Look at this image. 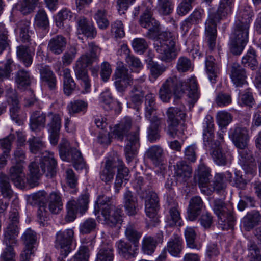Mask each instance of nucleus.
Returning <instances> with one entry per match:
<instances>
[{
	"label": "nucleus",
	"instance_id": "nucleus-1",
	"mask_svg": "<svg viewBox=\"0 0 261 261\" xmlns=\"http://www.w3.org/2000/svg\"><path fill=\"white\" fill-rule=\"evenodd\" d=\"M186 91H188V102L192 107L200 96L196 78L194 76L181 81L176 76L168 78L161 85L159 91L160 99L164 102H168L173 95L179 97Z\"/></svg>",
	"mask_w": 261,
	"mask_h": 261
},
{
	"label": "nucleus",
	"instance_id": "nucleus-2",
	"mask_svg": "<svg viewBox=\"0 0 261 261\" xmlns=\"http://www.w3.org/2000/svg\"><path fill=\"white\" fill-rule=\"evenodd\" d=\"M253 13L250 7L240 8L235 21V28L231 37L230 50L235 55H240L248 41L249 28Z\"/></svg>",
	"mask_w": 261,
	"mask_h": 261
},
{
	"label": "nucleus",
	"instance_id": "nucleus-3",
	"mask_svg": "<svg viewBox=\"0 0 261 261\" xmlns=\"http://www.w3.org/2000/svg\"><path fill=\"white\" fill-rule=\"evenodd\" d=\"M39 160L41 170L37 161L32 162L29 166V173L27 181L31 187L38 185V179L43 173L47 177H52L56 172L57 161L52 152L47 151L42 152Z\"/></svg>",
	"mask_w": 261,
	"mask_h": 261
},
{
	"label": "nucleus",
	"instance_id": "nucleus-4",
	"mask_svg": "<svg viewBox=\"0 0 261 261\" xmlns=\"http://www.w3.org/2000/svg\"><path fill=\"white\" fill-rule=\"evenodd\" d=\"M233 0H221L217 12L209 15L205 23V37L210 49L215 47L217 38V23L231 11Z\"/></svg>",
	"mask_w": 261,
	"mask_h": 261
},
{
	"label": "nucleus",
	"instance_id": "nucleus-5",
	"mask_svg": "<svg viewBox=\"0 0 261 261\" xmlns=\"http://www.w3.org/2000/svg\"><path fill=\"white\" fill-rule=\"evenodd\" d=\"M177 37V33L174 31H165L159 35L155 47L161 60L170 62L176 58L177 53L175 44Z\"/></svg>",
	"mask_w": 261,
	"mask_h": 261
},
{
	"label": "nucleus",
	"instance_id": "nucleus-6",
	"mask_svg": "<svg viewBox=\"0 0 261 261\" xmlns=\"http://www.w3.org/2000/svg\"><path fill=\"white\" fill-rule=\"evenodd\" d=\"M19 228L17 224H9L4 230L3 244L6 247L1 255L4 261H15L14 247L18 244Z\"/></svg>",
	"mask_w": 261,
	"mask_h": 261
},
{
	"label": "nucleus",
	"instance_id": "nucleus-7",
	"mask_svg": "<svg viewBox=\"0 0 261 261\" xmlns=\"http://www.w3.org/2000/svg\"><path fill=\"white\" fill-rule=\"evenodd\" d=\"M213 210L218 218V224L222 230L232 229L234 224V217L231 204H225L221 200L215 199L213 202Z\"/></svg>",
	"mask_w": 261,
	"mask_h": 261
},
{
	"label": "nucleus",
	"instance_id": "nucleus-8",
	"mask_svg": "<svg viewBox=\"0 0 261 261\" xmlns=\"http://www.w3.org/2000/svg\"><path fill=\"white\" fill-rule=\"evenodd\" d=\"M115 133V138L119 141L124 139L127 141L125 148L126 160L130 162L135 158L140 146L139 133L138 132H111Z\"/></svg>",
	"mask_w": 261,
	"mask_h": 261
},
{
	"label": "nucleus",
	"instance_id": "nucleus-9",
	"mask_svg": "<svg viewBox=\"0 0 261 261\" xmlns=\"http://www.w3.org/2000/svg\"><path fill=\"white\" fill-rule=\"evenodd\" d=\"M6 97L10 106V115L11 119L18 125H22L26 119V114L21 110L19 100L16 92L11 87H7L6 89Z\"/></svg>",
	"mask_w": 261,
	"mask_h": 261
},
{
	"label": "nucleus",
	"instance_id": "nucleus-10",
	"mask_svg": "<svg viewBox=\"0 0 261 261\" xmlns=\"http://www.w3.org/2000/svg\"><path fill=\"white\" fill-rule=\"evenodd\" d=\"M74 231L72 229L61 230L56 234L55 247L60 250L62 257H65L71 251V245L74 238Z\"/></svg>",
	"mask_w": 261,
	"mask_h": 261
},
{
	"label": "nucleus",
	"instance_id": "nucleus-11",
	"mask_svg": "<svg viewBox=\"0 0 261 261\" xmlns=\"http://www.w3.org/2000/svg\"><path fill=\"white\" fill-rule=\"evenodd\" d=\"M203 140L206 146L211 148V154L215 162L218 165L226 164V158L220 148V141L215 139L213 132H204Z\"/></svg>",
	"mask_w": 261,
	"mask_h": 261
},
{
	"label": "nucleus",
	"instance_id": "nucleus-12",
	"mask_svg": "<svg viewBox=\"0 0 261 261\" xmlns=\"http://www.w3.org/2000/svg\"><path fill=\"white\" fill-rule=\"evenodd\" d=\"M166 115L169 129L181 130L187 129L184 121L186 116L184 108L170 107L166 111Z\"/></svg>",
	"mask_w": 261,
	"mask_h": 261
},
{
	"label": "nucleus",
	"instance_id": "nucleus-13",
	"mask_svg": "<svg viewBox=\"0 0 261 261\" xmlns=\"http://www.w3.org/2000/svg\"><path fill=\"white\" fill-rule=\"evenodd\" d=\"M89 195L87 194L82 195L77 201H69L67 204V213L66 216L67 221H73L76 217V214L82 215L85 213L88 208Z\"/></svg>",
	"mask_w": 261,
	"mask_h": 261
},
{
	"label": "nucleus",
	"instance_id": "nucleus-14",
	"mask_svg": "<svg viewBox=\"0 0 261 261\" xmlns=\"http://www.w3.org/2000/svg\"><path fill=\"white\" fill-rule=\"evenodd\" d=\"M239 149V164L245 173L252 177L256 173L257 169L252 153L247 147Z\"/></svg>",
	"mask_w": 261,
	"mask_h": 261
},
{
	"label": "nucleus",
	"instance_id": "nucleus-15",
	"mask_svg": "<svg viewBox=\"0 0 261 261\" xmlns=\"http://www.w3.org/2000/svg\"><path fill=\"white\" fill-rule=\"evenodd\" d=\"M124 214L122 208L120 207L105 209L101 214L103 223L111 227L115 226L117 224H120L122 222ZM100 220L101 218L99 219Z\"/></svg>",
	"mask_w": 261,
	"mask_h": 261
},
{
	"label": "nucleus",
	"instance_id": "nucleus-16",
	"mask_svg": "<svg viewBox=\"0 0 261 261\" xmlns=\"http://www.w3.org/2000/svg\"><path fill=\"white\" fill-rule=\"evenodd\" d=\"M159 198L157 194L149 191L145 198V212L150 221H158L157 213L159 210Z\"/></svg>",
	"mask_w": 261,
	"mask_h": 261
},
{
	"label": "nucleus",
	"instance_id": "nucleus-17",
	"mask_svg": "<svg viewBox=\"0 0 261 261\" xmlns=\"http://www.w3.org/2000/svg\"><path fill=\"white\" fill-rule=\"evenodd\" d=\"M123 204L126 214L129 216H135L141 208L137 196L128 190L123 194Z\"/></svg>",
	"mask_w": 261,
	"mask_h": 261
},
{
	"label": "nucleus",
	"instance_id": "nucleus-18",
	"mask_svg": "<svg viewBox=\"0 0 261 261\" xmlns=\"http://www.w3.org/2000/svg\"><path fill=\"white\" fill-rule=\"evenodd\" d=\"M115 85L119 91H123L133 83V79L128 73V69L123 65L118 66L115 72Z\"/></svg>",
	"mask_w": 261,
	"mask_h": 261
},
{
	"label": "nucleus",
	"instance_id": "nucleus-19",
	"mask_svg": "<svg viewBox=\"0 0 261 261\" xmlns=\"http://www.w3.org/2000/svg\"><path fill=\"white\" fill-rule=\"evenodd\" d=\"M211 178L210 169L204 164H200L195 172V179L198 181L201 192L205 194H210L212 192L207 187Z\"/></svg>",
	"mask_w": 261,
	"mask_h": 261
},
{
	"label": "nucleus",
	"instance_id": "nucleus-20",
	"mask_svg": "<svg viewBox=\"0 0 261 261\" xmlns=\"http://www.w3.org/2000/svg\"><path fill=\"white\" fill-rule=\"evenodd\" d=\"M100 8L98 9L94 15V18L100 29H106L109 25L108 19V9L110 3L107 0H100Z\"/></svg>",
	"mask_w": 261,
	"mask_h": 261
},
{
	"label": "nucleus",
	"instance_id": "nucleus-21",
	"mask_svg": "<svg viewBox=\"0 0 261 261\" xmlns=\"http://www.w3.org/2000/svg\"><path fill=\"white\" fill-rule=\"evenodd\" d=\"M24 167L21 164H16L9 170L8 176L12 182L17 187L22 188L25 185Z\"/></svg>",
	"mask_w": 261,
	"mask_h": 261
},
{
	"label": "nucleus",
	"instance_id": "nucleus-22",
	"mask_svg": "<svg viewBox=\"0 0 261 261\" xmlns=\"http://www.w3.org/2000/svg\"><path fill=\"white\" fill-rule=\"evenodd\" d=\"M230 78L236 87L247 85V74L245 69L238 63H233L231 69Z\"/></svg>",
	"mask_w": 261,
	"mask_h": 261
},
{
	"label": "nucleus",
	"instance_id": "nucleus-23",
	"mask_svg": "<svg viewBox=\"0 0 261 261\" xmlns=\"http://www.w3.org/2000/svg\"><path fill=\"white\" fill-rule=\"evenodd\" d=\"M163 242V234L162 233H158L155 237L145 236L142 242V250L144 254H152L158 244Z\"/></svg>",
	"mask_w": 261,
	"mask_h": 261
},
{
	"label": "nucleus",
	"instance_id": "nucleus-24",
	"mask_svg": "<svg viewBox=\"0 0 261 261\" xmlns=\"http://www.w3.org/2000/svg\"><path fill=\"white\" fill-rule=\"evenodd\" d=\"M118 165L116 159H107L99 172L101 180L105 182L111 181L115 174V169Z\"/></svg>",
	"mask_w": 261,
	"mask_h": 261
},
{
	"label": "nucleus",
	"instance_id": "nucleus-25",
	"mask_svg": "<svg viewBox=\"0 0 261 261\" xmlns=\"http://www.w3.org/2000/svg\"><path fill=\"white\" fill-rule=\"evenodd\" d=\"M174 177L178 182L184 183L191 176V168L183 161L177 163L174 166Z\"/></svg>",
	"mask_w": 261,
	"mask_h": 261
},
{
	"label": "nucleus",
	"instance_id": "nucleus-26",
	"mask_svg": "<svg viewBox=\"0 0 261 261\" xmlns=\"http://www.w3.org/2000/svg\"><path fill=\"white\" fill-rule=\"evenodd\" d=\"M183 249L182 238L177 234H174L167 242L166 247L164 248L170 255L174 257H179Z\"/></svg>",
	"mask_w": 261,
	"mask_h": 261
},
{
	"label": "nucleus",
	"instance_id": "nucleus-27",
	"mask_svg": "<svg viewBox=\"0 0 261 261\" xmlns=\"http://www.w3.org/2000/svg\"><path fill=\"white\" fill-rule=\"evenodd\" d=\"M139 22L142 27L147 29L150 33L156 32L159 26V22L152 17L151 9L149 8L144 12Z\"/></svg>",
	"mask_w": 261,
	"mask_h": 261
},
{
	"label": "nucleus",
	"instance_id": "nucleus-28",
	"mask_svg": "<svg viewBox=\"0 0 261 261\" xmlns=\"http://www.w3.org/2000/svg\"><path fill=\"white\" fill-rule=\"evenodd\" d=\"M118 253L126 258L135 257L138 254V248L134 245L122 240H119L116 244Z\"/></svg>",
	"mask_w": 261,
	"mask_h": 261
},
{
	"label": "nucleus",
	"instance_id": "nucleus-29",
	"mask_svg": "<svg viewBox=\"0 0 261 261\" xmlns=\"http://www.w3.org/2000/svg\"><path fill=\"white\" fill-rule=\"evenodd\" d=\"M37 69L39 71L41 79L45 82L50 89H53L56 85V78L50 67L46 65L38 64Z\"/></svg>",
	"mask_w": 261,
	"mask_h": 261
},
{
	"label": "nucleus",
	"instance_id": "nucleus-30",
	"mask_svg": "<svg viewBox=\"0 0 261 261\" xmlns=\"http://www.w3.org/2000/svg\"><path fill=\"white\" fill-rule=\"evenodd\" d=\"M204 15V10L202 9H196L181 24V29L186 33L192 24L200 23Z\"/></svg>",
	"mask_w": 261,
	"mask_h": 261
},
{
	"label": "nucleus",
	"instance_id": "nucleus-31",
	"mask_svg": "<svg viewBox=\"0 0 261 261\" xmlns=\"http://www.w3.org/2000/svg\"><path fill=\"white\" fill-rule=\"evenodd\" d=\"M66 39L61 35L52 38L49 41L47 49L54 55H60L65 50L66 46Z\"/></svg>",
	"mask_w": 261,
	"mask_h": 261
},
{
	"label": "nucleus",
	"instance_id": "nucleus-32",
	"mask_svg": "<svg viewBox=\"0 0 261 261\" xmlns=\"http://www.w3.org/2000/svg\"><path fill=\"white\" fill-rule=\"evenodd\" d=\"M77 30L88 37L94 38L96 35V30L92 21L88 20L84 16L77 20Z\"/></svg>",
	"mask_w": 261,
	"mask_h": 261
},
{
	"label": "nucleus",
	"instance_id": "nucleus-33",
	"mask_svg": "<svg viewBox=\"0 0 261 261\" xmlns=\"http://www.w3.org/2000/svg\"><path fill=\"white\" fill-rule=\"evenodd\" d=\"M166 222L170 226H180L182 225L180 214L177 203L174 202L172 205L170 206L169 214L166 217Z\"/></svg>",
	"mask_w": 261,
	"mask_h": 261
},
{
	"label": "nucleus",
	"instance_id": "nucleus-34",
	"mask_svg": "<svg viewBox=\"0 0 261 261\" xmlns=\"http://www.w3.org/2000/svg\"><path fill=\"white\" fill-rule=\"evenodd\" d=\"M232 175L229 171L217 174L213 184V190L217 192L224 190L226 187L227 183L232 181Z\"/></svg>",
	"mask_w": 261,
	"mask_h": 261
},
{
	"label": "nucleus",
	"instance_id": "nucleus-35",
	"mask_svg": "<svg viewBox=\"0 0 261 261\" xmlns=\"http://www.w3.org/2000/svg\"><path fill=\"white\" fill-rule=\"evenodd\" d=\"M229 136L238 149L247 147L249 140V135L247 132H230Z\"/></svg>",
	"mask_w": 261,
	"mask_h": 261
},
{
	"label": "nucleus",
	"instance_id": "nucleus-36",
	"mask_svg": "<svg viewBox=\"0 0 261 261\" xmlns=\"http://www.w3.org/2000/svg\"><path fill=\"white\" fill-rule=\"evenodd\" d=\"M45 122V115L41 111H35L31 115L29 125L32 130L43 128Z\"/></svg>",
	"mask_w": 261,
	"mask_h": 261
},
{
	"label": "nucleus",
	"instance_id": "nucleus-37",
	"mask_svg": "<svg viewBox=\"0 0 261 261\" xmlns=\"http://www.w3.org/2000/svg\"><path fill=\"white\" fill-rule=\"evenodd\" d=\"M202 206L203 202L200 197L195 196L191 198L188 210L189 220H194L199 215Z\"/></svg>",
	"mask_w": 261,
	"mask_h": 261
},
{
	"label": "nucleus",
	"instance_id": "nucleus-38",
	"mask_svg": "<svg viewBox=\"0 0 261 261\" xmlns=\"http://www.w3.org/2000/svg\"><path fill=\"white\" fill-rule=\"evenodd\" d=\"M114 251L110 244H103L99 248L95 261H113Z\"/></svg>",
	"mask_w": 261,
	"mask_h": 261
},
{
	"label": "nucleus",
	"instance_id": "nucleus-39",
	"mask_svg": "<svg viewBox=\"0 0 261 261\" xmlns=\"http://www.w3.org/2000/svg\"><path fill=\"white\" fill-rule=\"evenodd\" d=\"M89 53H86L82 55L79 58L84 61L87 65H91L94 62L98 59L101 52L100 48L91 42L89 44Z\"/></svg>",
	"mask_w": 261,
	"mask_h": 261
},
{
	"label": "nucleus",
	"instance_id": "nucleus-40",
	"mask_svg": "<svg viewBox=\"0 0 261 261\" xmlns=\"http://www.w3.org/2000/svg\"><path fill=\"white\" fill-rule=\"evenodd\" d=\"M215 59L210 56L206 60L205 67L208 79L211 83H215L219 72L220 65L215 63Z\"/></svg>",
	"mask_w": 261,
	"mask_h": 261
},
{
	"label": "nucleus",
	"instance_id": "nucleus-41",
	"mask_svg": "<svg viewBox=\"0 0 261 261\" xmlns=\"http://www.w3.org/2000/svg\"><path fill=\"white\" fill-rule=\"evenodd\" d=\"M39 3V0H20L15 8L22 14L27 15L34 11Z\"/></svg>",
	"mask_w": 261,
	"mask_h": 261
},
{
	"label": "nucleus",
	"instance_id": "nucleus-42",
	"mask_svg": "<svg viewBox=\"0 0 261 261\" xmlns=\"http://www.w3.org/2000/svg\"><path fill=\"white\" fill-rule=\"evenodd\" d=\"M261 220V215L258 211H253L248 213L244 217L242 220V223L244 228L249 231L252 229L256 224H258Z\"/></svg>",
	"mask_w": 261,
	"mask_h": 261
},
{
	"label": "nucleus",
	"instance_id": "nucleus-43",
	"mask_svg": "<svg viewBox=\"0 0 261 261\" xmlns=\"http://www.w3.org/2000/svg\"><path fill=\"white\" fill-rule=\"evenodd\" d=\"M62 72L64 91L67 95H69L75 89L76 84L71 76L69 69H64Z\"/></svg>",
	"mask_w": 261,
	"mask_h": 261
},
{
	"label": "nucleus",
	"instance_id": "nucleus-44",
	"mask_svg": "<svg viewBox=\"0 0 261 261\" xmlns=\"http://www.w3.org/2000/svg\"><path fill=\"white\" fill-rule=\"evenodd\" d=\"M88 102L81 99L71 101L68 105L67 108L70 114L76 113L85 114L88 108Z\"/></svg>",
	"mask_w": 261,
	"mask_h": 261
},
{
	"label": "nucleus",
	"instance_id": "nucleus-45",
	"mask_svg": "<svg viewBox=\"0 0 261 261\" xmlns=\"http://www.w3.org/2000/svg\"><path fill=\"white\" fill-rule=\"evenodd\" d=\"M125 235L127 239L138 248L142 232L136 229L134 224H129L126 228Z\"/></svg>",
	"mask_w": 261,
	"mask_h": 261
},
{
	"label": "nucleus",
	"instance_id": "nucleus-46",
	"mask_svg": "<svg viewBox=\"0 0 261 261\" xmlns=\"http://www.w3.org/2000/svg\"><path fill=\"white\" fill-rule=\"evenodd\" d=\"M145 117L147 119H150L151 116L155 115L156 105L155 101V95L149 93L145 96Z\"/></svg>",
	"mask_w": 261,
	"mask_h": 261
},
{
	"label": "nucleus",
	"instance_id": "nucleus-47",
	"mask_svg": "<svg viewBox=\"0 0 261 261\" xmlns=\"http://www.w3.org/2000/svg\"><path fill=\"white\" fill-rule=\"evenodd\" d=\"M90 65H87L84 60L79 58L76 61L74 71L76 79L81 81L89 79L88 72L86 68Z\"/></svg>",
	"mask_w": 261,
	"mask_h": 261
},
{
	"label": "nucleus",
	"instance_id": "nucleus-48",
	"mask_svg": "<svg viewBox=\"0 0 261 261\" xmlns=\"http://www.w3.org/2000/svg\"><path fill=\"white\" fill-rule=\"evenodd\" d=\"M0 190L4 198L10 199L13 195L9 177L3 173H0Z\"/></svg>",
	"mask_w": 261,
	"mask_h": 261
},
{
	"label": "nucleus",
	"instance_id": "nucleus-49",
	"mask_svg": "<svg viewBox=\"0 0 261 261\" xmlns=\"http://www.w3.org/2000/svg\"><path fill=\"white\" fill-rule=\"evenodd\" d=\"M114 205L112 202V198L110 197L105 195H100L95 201L94 209L95 211H100L101 214L103 210L113 208Z\"/></svg>",
	"mask_w": 261,
	"mask_h": 261
},
{
	"label": "nucleus",
	"instance_id": "nucleus-50",
	"mask_svg": "<svg viewBox=\"0 0 261 261\" xmlns=\"http://www.w3.org/2000/svg\"><path fill=\"white\" fill-rule=\"evenodd\" d=\"M184 234L187 245L188 247L196 249H199L201 248V245L197 244L195 242L196 233L193 227H186Z\"/></svg>",
	"mask_w": 261,
	"mask_h": 261
},
{
	"label": "nucleus",
	"instance_id": "nucleus-51",
	"mask_svg": "<svg viewBox=\"0 0 261 261\" xmlns=\"http://www.w3.org/2000/svg\"><path fill=\"white\" fill-rule=\"evenodd\" d=\"M31 80L30 73L24 70H19L16 74L15 82L19 88L30 85Z\"/></svg>",
	"mask_w": 261,
	"mask_h": 261
},
{
	"label": "nucleus",
	"instance_id": "nucleus-52",
	"mask_svg": "<svg viewBox=\"0 0 261 261\" xmlns=\"http://www.w3.org/2000/svg\"><path fill=\"white\" fill-rule=\"evenodd\" d=\"M242 63L245 66L250 67L252 70L255 69L258 66L255 51L250 49L247 54L242 59Z\"/></svg>",
	"mask_w": 261,
	"mask_h": 261
},
{
	"label": "nucleus",
	"instance_id": "nucleus-53",
	"mask_svg": "<svg viewBox=\"0 0 261 261\" xmlns=\"http://www.w3.org/2000/svg\"><path fill=\"white\" fill-rule=\"evenodd\" d=\"M17 55L19 60L26 67L30 66L32 63V57L28 48L24 46L17 47Z\"/></svg>",
	"mask_w": 261,
	"mask_h": 261
},
{
	"label": "nucleus",
	"instance_id": "nucleus-54",
	"mask_svg": "<svg viewBox=\"0 0 261 261\" xmlns=\"http://www.w3.org/2000/svg\"><path fill=\"white\" fill-rule=\"evenodd\" d=\"M22 239L27 248H30V247L34 248L37 239L35 232L31 229H28L22 235Z\"/></svg>",
	"mask_w": 261,
	"mask_h": 261
},
{
	"label": "nucleus",
	"instance_id": "nucleus-55",
	"mask_svg": "<svg viewBox=\"0 0 261 261\" xmlns=\"http://www.w3.org/2000/svg\"><path fill=\"white\" fill-rule=\"evenodd\" d=\"M34 24L44 29H45L48 25V19L44 10L40 9L37 12L34 18Z\"/></svg>",
	"mask_w": 261,
	"mask_h": 261
},
{
	"label": "nucleus",
	"instance_id": "nucleus-56",
	"mask_svg": "<svg viewBox=\"0 0 261 261\" xmlns=\"http://www.w3.org/2000/svg\"><path fill=\"white\" fill-rule=\"evenodd\" d=\"M70 153L71 154L72 162L74 167L77 170H81L85 168V162L83 160L80 151L76 148H71Z\"/></svg>",
	"mask_w": 261,
	"mask_h": 261
},
{
	"label": "nucleus",
	"instance_id": "nucleus-57",
	"mask_svg": "<svg viewBox=\"0 0 261 261\" xmlns=\"http://www.w3.org/2000/svg\"><path fill=\"white\" fill-rule=\"evenodd\" d=\"M157 8L160 14L169 15L173 10V0H158Z\"/></svg>",
	"mask_w": 261,
	"mask_h": 261
},
{
	"label": "nucleus",
	"instance_id": "nucleus-58",
	"mask_svg": "<svg viewBox=\"0 0 261 261\" xmlns=\"http://www.w3.org/2000/svg\"><path fill=\"white\" fill-rule=\"evenodd\" d=\"M166 70V67L156 63H152L150 67V81L154 82L158 77L162 75Z\"/></svg>",
	"mask_w": 261,
	"mask_h": 261
},
{
	"label": "nucleus",
	"instance_id": "nucleus-59",
	"mask_svg": "<svg viewBox=\"0 0 261 261\" xmlns=\"http://www.w3.org/2000/svg\"><path fill=\"white\" fill-rule=\"evenodd\" d=\"M147 153L148 157L154 163H157L163 156V149L159 146L154 145L148 149Z\"/></svg>",
	"mask_w": 261,
	"mask_h": 261
},
{
	"label": "nucleus",
	"instance_id": "nucleus-60",
	"mask_svg": "<svg viewBox=\"0 0 261 261\" xmlns=\"http://www.w3.org/2000/svg\"><path fill=\"white\" fill-rule=\"evenodd\" d=\"M217 123L219 127L222 129L226 128V127L231 121V115L225 111H220L217 113Z\"/></svg>",
	"mask_w": 261,
	"mask_h": 261
},
{
	"label": "nucleus",
	"instance_id": "nucleus-61",
	"mask_svg": "<svg viewBox=\"0 0 261 261\" xmlns=\"http://www.w3.org/2000/svg\"><path fill=\"white\" fill-rule=\"evenodd\" d=\"M96 225V222L94 219L88 218L80 224V231L82 234L89 233L95 229Z\"/></svg>",
	"mask_w": 261,
	"mask_h": 261
},
{
	"label": "nucleus",
	"instance_id": "nucleus-62",
	"mask_svg": "<svg viewBox=\"0 0 261 261\" xmlns=\"http://www.w3.org/2000/svg\"><path fill=\"white\" fill-rule=\"evenodd\" d=\"M125 61L133 72H139L143 68L140 59L133 55L126 57Z\"/></svg>",
	"mask_w": 261,
	"mask_h": 261
},
{
	"label": "nucleus",
	"instance_id": "nucleus-63",
	"mask_svg": "<svg viewBox=\"0 0 261 261\" xmlns=\"http://www.w3.org/2000/svg\"><path fill=\"white\" fill-rule=\"evenodd\" d=\"M192 63L190 59L185 57H180L177 60L176 68L180 72H187L191 68Z\"/></svg>",
	"mask_w": 261,
	"mask_h": 261
},
{
	"label": "nucleus",
	"instance_id": "nucleus-64",
	"mask_svg": "<svg viewBox=\"0 0 261 261\" xmlns=\"http://www.w3.org/2000/svg\"><path fill=\"white\" fill-rule=\"evenodd\" d=\"M248 251L250 261H261L260 251L256 244L251 243L248 247Z\"/></svg>",
	"mask_w": 261,
	"mask_h": 261
}]
</instances>
